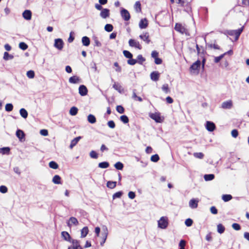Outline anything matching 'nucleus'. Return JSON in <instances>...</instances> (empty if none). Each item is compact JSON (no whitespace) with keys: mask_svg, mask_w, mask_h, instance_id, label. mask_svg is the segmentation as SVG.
I'll use <instances>...</instances> for the list:
<instances>
[{"mask_svg":"<svg viewBox=\"0 0 249 249\" xmlns=\"http://www.w3.org/2000/svg\"><path fill=\"white\" fill-rule=\"evenodd\" d=\"M158 227L161 229H165L168 226V219L166 216H162L158 221Z\"/></svg>","mask_w":249,"mask_h":249,"instance_id":"f257e3e1","label":"nucleus"},{"mask_svg":"<svg viewBox=\"0 0 249 249\" xmlns=\"http://www.w3.org/2000/svg\"><path fill=\"white\" fill-rule=\"evenodd\" d=\"M244 26L235 30H229L227 31V34L230 36H235V40H237L240 35L243 32Z\"/></svg>","mask_w":249,"mask_h":249,"instance_id":"f03ea898","label":"nucleus"},{"mask_svg":"<svg viewBox=\"0 0 249 249\" xmlns=\"http://www.w3.org/2000/svg\"><path fill=\"white\" fill-rule=\"evenodd\" d=\"M149 117L154 120L156 123H162L164 120V118L160 116V114L159 112L154 113H150Z\"/></svg>","mask_w":249,"mask_h":249,"instance_id":"7ed1b4c3","label":"nucleus"},{"mask_svg":"<svg viewBox=\"0 0 249 249\" xmlns=\"http://www.w3.org/2000/svg\"><path fill=\"white\" fill-rule=\"evenodd\" d=\"M175 29L178 32L183 34H187L188 31L186 28L180 23H176L175 26Z\"/></svg>","mask_w":249,"mask_h":249,"instance_id":"20e7f679","label":"nucleus"},{"mask_svg":"<svg viewBox=\"0 0 249 249\" xmlns=\"http://www.w3.org/2000/svg\"><path fill=\"white\" fill-rule=\"evenodd\" d=\"M120 14L122 18L124 20L128 21L130 19V15L126 9L124 8H122L120 11Z\"/></svg>","mask_w":249,"mask_h":249,"instance_id":"39448f33","label":"nucleus"},{"mask_svg":"<svg viewBox=\"0 0 249 249\" xmlns=\"http://www.w3.org/2000/svg\"><path fill=\"white\" fill-rule=\"evenodd\" d=\"M54 46L59 50H62L64 46V42L61 38H57L54 40Z\"/></svg>","mask_w":249,"mask_h":249,"instance_id":"423d86ee","label":"nucleus"},{"mask_svg":"<svg viewBox=\"0 0 249 249\" xmlns=\"http://www.w3.org/2000/svg\"><path fill=\"white\" fill-rule=\"evenodd\" d=\"M128 43L130 46L132 47L136 48L139 50H141L142 47L139 42L136 41L134 39H130L128 41Z\"/></svg>","mask_w":249,"mask_h":249,"instance_id":"0eeeda50","label":"nucleus"},{"mask_svg":"<svg viewBox=\"0 0 249 249\" xmlns=\"http://www.w3.org/2000/svg\"><path fill=\"white\" fill-rule=\"evenodd\" d=\"M78 91L79 94L82 96H84L87 95L88 92V89L84 85H82L79 86Z\"/></svg>","mask_w":249,"mask_h":249,"instance_id":"6e6552de","label":"nucleus"},{"mask_svg":"<svg viewBox=\"0 0 249 249\" xmlns=\"http://www.w3.org/2000/svg\"><path fill=\"white\" fill-rule=\"evenodd\" d=\"M201 65V62L198 60L195 63H194L190 67V70L191 71H196L198 70ZM195 72V71H194Z\"/></svg>","mask_w":249,"mask_h":249,"instance_id":"1a4fd4ad","label":"nucleus"},{"mask_svg":"<svg viewBox=\"0 0 249 249\" xmlns=\"http://www.w3.org/2000/svg\"><path fill=\"white\" fill-rule=\"evenodd\" d=\"M206 128L209 131L213 132L215 129V125L213 122L207 121Z\"/></svg>","mask_w":249,"mask_h":249,"instance_id":"9d476101","label":"nucleus"},{"mask_svg":"<svg viewBox=\"0 0 249 249\" xmlns=\"http://www.w3.org/2000/svg\"><path fill=\"white\" fill-rule=\"evenodd\" d=\"M79 224L78 221L77 219L74 217H71L69 219L68 222H67V225L69 227H71L72 225H74L75 226L78 225Z\"/></svg>","mask_w":249,"mask_h":249,"instance_id":"9b49d317","label":"nucleus"},{"mask_svg":"<svg viewBox=\"0 0 249 249\" xmlns=\"http://www.w3.org/2000/svg\"><path fill=\"white\" fill-rule=\"evenodd\" d=\"M16 136L20 142H22L25 140V134L22 130L18 129L16 131Z\"/></svg>","mask_w":249,"mask_h":249,"instance_id":"f8f14e48","label":"nucleus"},{"mask_svg":"<svg viewBox=\"0 0 249 249\" xmlns=\"http://www.w3.org/2000/svg\"><path fill=\"white\" fill-rule=\"evenodd\" d=\"M109 10L107 8H104L101 11L100 16L103 18H106L109 17Z\"/></svg>","mask_w":249,"mask_h":249,"instance_id":"ddd939ff","label":"nucleus"},{"mask_svg":"<svg viewBox=\"0 0 249 249\" xmlns=\"http://www.w3.org/2000/svg\"><path fill=\"white\" fill-rule=\"evenodd\" d=\"M160 74L157 71H154L151 73L150 78L153 81H157L159 80Z\"/></svg>","mask_w":249,"mask_h":249,"instance_id":"4468645a","label":"nucleus"},{"mask_svg":"<svg viewBox=\"0 0 249 249\" xmlns=\"http://www.w3.org/2000/svg\"><path fill=\"white\" fill-rule=\"evenodd\" d=\"M103 230L104 231V233H102L103 235V239L102 242H101L100 244L101 246H103L104 244L105 243L107 236V227L104 226L103 228Z\"/></svg>","mask_w":249,"mask_h":249,"instance_id":"2eb2a0df","label":"nucleus"},{"mask_svg":"<svg viewBox=\"0 0 249 249\" xmlns=\"http://www.w3.org/2000/svg\"><path fill=\"white\" fill-rule=\"evenodd\" d=\"M22 16L26 20H30L32 18V12L29 10H26L23 12Z\"/></svg>","mask_w":249,"mask_h":249,"instance_id":"dca6fc26","label":"nucleus"},{"mask_svg":"<svg viewBox=\"0 0 249 249\" xmlns=\"http://www.w3.org/2000/svg\"><path fill=\"white\" fill-rule=\"evenodd\" d=\"M232 107V102L231 100L224 102L222 104V107L224 109H230Z\"/></svg>","mask_w":249,"mask_h":249,"instance_id":"f3484780","label":"nucleus"},{"mask_svg":"<svg viewBox=\"0 0 249 249\" xmlns=\"http://www.w3.org/2000/svg\"><path fill=\"white\" fill-rule=\"evenodd\" d=\"M198 200L194 198L192 199L189 201V206L192 209H196L198 206Z\"/></svg>","mask_w":249,"mask_h":249,"instance_id":"a211bd4d","label":"nucleus"},{"mask_svg":"<svg viewBox=\"0 0 249 249\" xmlns=\"http://www.w3.org/2000/svg\"><path fill=\"white\" fill-rule=\"evenodd\" d=\"M69 82L71 84H77L81 82V79L77 76L74 75L69 78Z\"/></svg>","mask_w":249,"mask_h":249,"instance_id":"6ab92c4d","label":"nucleus"},{"mask_svg":"<svg viewBox=\"0 0 249 249\" xmlns=\"http://www.w3.org/2000/svg\"><path fill=\"white\" fill-rule=\"evenodd\" d=\"M61 236L64 239V240L70 242L71 241V240L72 239L69 233L65 231L61 232Z\"/></svg>","mask_w":249,"mask_h":249,"instance_id":"aec40b11","label":"nucleus"},{"mask_svg":"<svg viewBox=\"0 0 249 249\" xmlns=\"http://www.w3.org/2000/svg\"><path fill=\"white\" fill-rule=\"evenodd\" d=\"M140 38L145 41L147 44H149L150 42L148 33H145L143 35L139 36Z\"/></svg>","mask_w":249,"mask_h":249,"instance_id":"412c9836","label":"nucleus"},{"mask_svg":"<svg viewBox=\"0 0 249 249\" xmlns=\"http://www.w3.org/2000/svg\"><path fill=\"white\" fill-rule=\"evenodd\" d=\"M148 26V21L146 18L142 19L139 22V27L141 29H145Z\"/></svg>","mask_w":249,"mask_h":249,"instance_id":"4be33fe9","label":"nucleus"},{"mask_svg":"<svg viewBox=\"0 0 249 249\" xmlns=\"http://www.w3.org/2000/svg\"><path fill=\"white\" fill-rule=\"evenodd\" d=\"M81 138L82 137L81 136H78L73 139L71 142L70 148L72 149L74 146L76 145V144L78 143L79 140L81 139Z\"/></svg>","mask_w":249,"mask_h":249,"instance_id":"5701e85b","label":"nucleus"},{"mask_svg":"<svg viewBox=\"0 0 249 249\" xmlns=\"http://www.w3.org/2000/svg\"><path fill=\"white\" fill-rule=\"evenodd\" d=\"M132 98L135 101H138L139 102H142V99L141 97L138 96L137 95L136 89H134L133 90Z\"/></svg>","mask_w":249,"mask_h":249,"instance_id":"b1692460","label":"nucleus"},{"mask_svg":"<svg viewBox=\"0 0 249 249\" xmlns=\"http://www.w3.org/2000/svg\"><path fill=\"white\" fill-rule=\"evenodd\" d=\"M89 232V229L88 227H84L81 230V238H84L85 237Z\"/></svg>","mask_w":249,"mask_h":249,"instance_id":"393cba45","label":"nucleus"},{"mask_svg":"<svg viewBox=\"0 0 249 249\" xmlns=\"http://www.w3.org/2000/svg\"><path fill=\"white\" fill-rule=\"evenodd\" d=\"M113 88L120 93H122L124 90L123 87L119 83H115L113 85Z\"/></svg>","mask_w":249,"mask_h":249,"instance_id":"a878e982","label":"nucleus"},{"mask_svg":"<svg viewBox=\"0 0 249 249\" xmlns=\"http://www.w3.org/2000/svg\"><path fill=\"white\" fill-rule=\"evenodd\" d=\"M52 181L55 184H61L60 177L59 175H55L53 178Z\"/></svg>","mask_w":249,"mask_h":249,"instance_id":"bb28decb","label":"nucleus"},{"mask_svg":"<svg viewBox=\"0 0 249 249\" xmlns=\"http://www.w3.org/2000/svg\"><path fill=\"white\" fill-rule=\"evenodd\" d=\"M82 42L84 46H88L90 44V39L86 36H84L82 38Z\"/></svg>","mask_w":249,"mask_h":249,"instance_id":"cd10ccee","label":"nucleus"},{"mask_svg":"<svg viewBox=\"0 0 249 249\" xmlns=\"http://www.w3.org/2000/svg\"><path fill=\"white\" fill-rule=\"evenodd\" d=\"M19 113L21 116L23 117L24 119H26L28 117V112L27 110L23 108H21L19 110Z\"/></svg>","mask_w":249,"mask_h":249,"instance_id":"c85d7f7f","label":"nucleus"},{"mask_svg":"<svg viewBox=\"0 0 249 249\" xmlns=\"http://www.w3.org/2000/svg\"><path fill=\"white\" fill-rule=\"evenodd\" d=\"M88 121L90 124H94L96 122V119L93 115L89 114L88 116Z\"/></svg>","mask_w":249,"mask_h":249,"instance_id":"c756f323","label":"nucleus"},{"mask_svg":"<svg viewBox=\"0 0 249 249\" xmlns=\"http://www.w3.org/2000/svg\"><path fill=\"white\" fill-rule=\"evenodd\" d=\"M10 149L8 147H5L3 148H0V153L3 155L4 154H9L10 152Z\"/></svg>","mask_w":249,"mask_h":249,"instance_id":"7c9ffc66","label":"nucleus"},{"mask_svg":"<svg viewBox=\"0 0 249 249\" xmlns=\"http://www.w3.org/2000/svg\"><path fill=\"white\" fill-rule=\"evenodd\" d=\"M204 178L205 181H211L214 178V174H206L204 176Z\"/></svg>","mask_w":249,"mask_h":249,"instance_id":"2f4dec72","label":"nucleus"},{"mask_svg":"<svg viewBox=\"0 0 249 249\" xmlns=\"http://www.w3.org/2000/svg\"><path fill=\"white\" fill-rule=\"evenodd\" d=\"M78 108L75 107H72L70 110V114L72 116H75L77 114Z\"/></svg>","mask_w":249,"mask_h":249,"instance_id":"473e14b6","label":"nucleus"},{"mask_svg":"<svg viewBox=\"0 0 249 249\" xmlns=\"http://www.w3.org/2000/svg\"><path fill=\"white\" fill-rule=\"evenodd\" d=\"M107 186L108 188L110 189L114 188L116 186V181H108L107 183Z\"/></svg>","mask_w":249,"mask_h":249,"instance_id":"72a5a7b5","label":"nucleus"},{"mask_svg":"<svg viewBox=\"0 0 249 249\" xmlns=\"http://www.w3.org/2000/svg\"><path fill=\"white\" fill-rule=\"evenodd\" d=\"M232 196L231 195H223L222 196L223 200L225 202H228L231 200Z\"/></svg>","mask_w":249,"mask_h":249,"instance_id":"f704fd0d","label":"nucleus"},{"mask_svg":"<svg viewBox=\"0 0 249 249\" xmlns=\"http://www.w3.org/2000/svg\"><path fill=\"white\" fill-rule=\"evenodd\" d=\"M109 164L108 162L104 161L99 163L98 167L101 168H107L108 167Z\"/></svg>","mask_w":249,"mask_h":249,"instance_id":"c9c22d12","label":"nucleus"},{"mask_svg":"<svg viewBox=\"0 0 249 249\" xmlns=\"http://www.w3.org/2000/svg\"><path fill=\"white\" fill-rule=\"evenodd\" d=\"M49 165L50 168L53 169H56L58 168V164L54 161H52L50 162L49 163Z\"/></svg>","mask_w":249,"mask_h":249,"instance_id":"e433bc0d","label":"nucleus"},{"mask_svg":"<svg viewBox=\"0 0 249 249\" xmlns=\"http://www.w3.org/2000/svg\"><path fill=\"white\" fill-rule=\"evenodd\" d=\"M217 227V231L218 233L221 234L224 232L225 228L221 224H219Z\"/></svg>","mask_w":249,"mask_h":249,"instance_id":"4c0bfd02","label":"nucleus"},{"mask_svg":"<svg viewBox=\"0 0 249 249\" xmlns=\"http://www.w3.org/2000/svg\"><path fill=\"white\" fill-rule=\"evenodd\" d=\"M14 58L13 55L9 54L7 52H4L3 55V59L5 60H8L9 59H12Z\"/></svg>","mask_w":249,"mask_h":249,"instance_id":"58836bf2","label":"nucleus"},{"mask_svg":"<svg viewBox=\"0 0 249 249\" xmlns=\"http://www.w3.org/2000/svg\"><path fill=\"white\" fill-rule=\"evenodd\" d=\"M124 56L129 59H131L133 57L132 54L128 51L124 50L123 51Z\"/></svg>","mask_w":249,"mask_h":249,"instance_id":"ea45409f","label":"nucleus"},{"mask_svg":"<svg viewBox=\"0 0 249 249\" xmlns=\"http://www.w3.org/2000/svg\"><path fill=\"white\" fill-rule=\"evenodd\" d=\"M137 63L140 64H142L143 62L145 61V59L141 54H139L137 56Z\"/></svg>","mask_w":249,"mask_h":249,"instance_id":"a19ab883","label":"nucleus"},{"mask_svg":"<svg viewBox=\"0 0 249 249\" xmlns=\"http://www.w3.org/2000/svg\"><path fill=\"white\" fill-rule=\"evenodd\" d=\"M114 167L118 170H122L124 167V164L122 162L118 161L114 164Z\"/></svg>","mask_w":249,"mask_h":249,"instance_id":"79ce46f5","label":"nucleus"},{"mask_svg":"<svg viewBox=\"0 0 249 249\" xmlns=\"http://www.w3.org/2000/svg\"><path fill=\"white\" fill-rule=\"evenodd\" d=\"M113 27L110 24H107L105 26V30L108 32H110L113 30Z\"/></svg>","mask_w":249,"mask_h":249,"instance_id":"37998d69","label":"nucleus"},{"mask_svg":"<svg viewBox=\"0 0 249 249\" xmlns=\"http://www.w3.org/2000/svg\"><path fill=\"white\" fill-rule=\"evenodd\" d=\"M70 242H71L72 244L73 247H71L73 249H74V248H75V247H77L78 246L80 245L79 241L77 240H75V239H72Z\"/></svg>","mask_w":249,"mask_h":249,"instance_id":"c03bdc74","label":"nucleus"},{"mask_svg":"<svg viewBox=\"0 0 249 249\" xmlns=\"http://www.w3.org/2000/svg\"><path fill=\"white\" fill-rule=\"evenodd\" d=\"M120 120L124 124H127L129 122V119L128 117L125 115H122L120 117Z\"/></svg>","mask_w":249,"mask_h":249,"instance_id":"a18cd8bd","label":"nucleus"},{"mask_svg":"<svg viewBox=\"0 0 249 249\" xmlns=\"http://www.w3.org/2000/svg\"><path fill=\"white\" fill-rule=\"evenodd\" d=\"M135 8L137 12L141 11V4L140 1H137L135 4Z\"/></svg>","mask_w":249,"mask_h":249,"instance_id":"49530a36","label":"nucleus"},{"mask_svg":"<svg viewBox=\"0 0 249 249\" xmlns=\"http://www.w3.org/2000/svg\"><path fill=\"white\" fill-rule=\"evenodd\" d=\"M13 109V106L12 104L8 103L5 106V110L8 112L11 111Z\"/></svg>","mask_w":249,"mask_h":249,"instance_id":"de8ad7c7","label":"nucleus"},{"mask_svg":"<svg viewBox=\"0 0 249 249\" xmlns=\"http://www.w3.org/2000/svg\"><path fill=\"white\" fill-rule=\"evenodd\" d=\"M19 47L21 50L24 51L28 48V45L24 42H20L19 44Z\"/></svg>","mask_w":249,"mask_h":249,"instance_id":"09e8293b","label":"nucleus"},{"mask_svg":"<svg viewBox=\"0 0 249 249\" xmlns=\"http://www.w3.org/2000/svg\"><path fill=\"white\" fill-rule=\"evenodd\" d=\"M27 76L29 78H33L35 77V72L33 71L30 70L27 72Z\"/></svg>","mask_w":249,"mask_h":249,"instance_id":"8fccbe9b","label":"nucleus"},{"mask_svg":"<svg viewBox=\"0 0 249 249\" xmlns=\"http://www.w3.org/2000/svg\"><path fill=\"white\" fill-rule=\"evenodd\" d=\"M116 110L119 113L122 114L124 113V109L122 106H117L116 107Z\"/></svg>","mask_w":249,"mask_h":249,"instance_id":"3c124183","label":"nucleus"},{"mask_svg":"<svg viewBox=\"0 0 249 249\" xmlns=\"http://www.w3.org/2000/svg\"><path fill=\"white\" fill-rule=\"evenodd\" d=\"M162 89L166 93H168L170 92V90L168 88V85L167 84H164L162 86Z\"/></svg>","mask_w":249,"mask_h":249,"instance_id":"603ef678","label":"nucleus"},{"mask_svg":"<svg viewBox=\"0 0 249 249\" xmlns=\"http://www.w3.org/2000/svg\"><path fill=\"white\" fill-rule=\"evenodd\" d=\"M160 159L158 154H155L151 156V160L153 162H157Z\"/></svg>","mask_w":249,"mask_h":249,"instance_id":"864d4df0","label":"nucleus"},{"mask_svg":"<svg viewBox=\"0 0 249 249\" xmlns=\"http://www.w3.org/2000/svg\"><path fill=\"white\" fill-rule=\"evenodd\" d=\"M194 156L195 157L200 159H202L204 157V154L201 152L194 153Z\"/></svg>","mask_w":249,"mask_h":249,"instance_id":"5fc2aeb1","label":"nucleus"},{"mask_svg":"<svg viewBox=\"0 0 249 249\" xmlns=\"http://www.w3.org/2000/svg\"><path fill=\"white\" fill-rule=\"evenodd\" d=\"M89 156L91 158H93V159H97L98 158V154H97V153L94 151V150H92L90 153H89Z\"/></svg>","mask_w":249,"mask_h":249,"instance_id":"6e6d98bb","label":"nucleus"},{"mask_svg":"<svg viewBox=\"0 0 249 249\" xmlns=\"http://www.w3.org/2000/svg\"><path fill=\"white\" fill-rule=\"evenodd\" d=\"M122 195L123 192L122 191L117 192L113 195V198L115 199L116 198H120L121 197Z\"/></svg>","mask_w":249,"mask_h":249,"instance_id":"4d7b16f0","label":"nucleus"},{"mask_svg":"<svg viewBox=\"0 0 249 249\" xmlns=\"http://www.w3.org/2000/svg\"><path fill=\"white\" fill-rule=\"evenodd\" d=\"M232 228L236 230V231H239L241 229V226L238 223H233L231 225Z\"/></svg>","mask_w":249,"mask_h":249,"instance_id":"13d9d810","label":"nucleus"},{"mask_svg":"<svg viewBox=\"0 0 249 249\" xmlns=\"http://www.w3.org/2000/svg\"><path fill=\"white\" fill-rule=\"evenodd\" d=\"M186 242L184 240H181L179 243V249H185Z\"/></svg>","mask_w":249,"mask_h":249,"instance_id":"bf43d9fd","label":"nucleus"},{"mask_svg":"<svg viewBox=\"0 0 249 249\" xmlns=\"http://www.w3.org/2000/svg\"><path fill=\"white\" fill-rule=\"evenodd\" d=\"M193 223V220L190 218L187 219L185 221V224L187 227H190L192 225Z\"/></svg>","mask_w":249,"mask_h":249,"instance_id":"052dcab7","label":"nucleus"},{"mask_svg":"<svg viewBox=\"0 0 249 249\" xmlns=\"http://www.w3.org/2000/svg\"><path fill=\"white\" fill-rule=\"evenodd\" d=\"M93 40L95 43V45L97 47H101L102 46V44L101 42L98 40V38L96 36H94L93 37Z\"/></svg>","mask_w":249,"mask_h":249,"instance_id":"680f3d73","label":"nucleus"},{"mask_svg":"<svg viewBox=\"0 0 249 249\" xmlns=\"http://www.w3.org/2000/svg\"><path fill=\"white\" fill-rule=\"evenodd\" d=\"M8 191L7 188L4 185H1L0 186V192L3 194L7 193Z\"/></svg>","mask_w":249,"mask_h":249,"instance_id":"e2e57ef3","label":"nucleus"},{"mask_svg":"<svg viewBox=\"0 0 249 249\" xmlns=\"http://www.w3.org/2000/svg\"><path fill=\"white\" fill-rule=\"evenodd\" d=\"M137 63V61L136 59H134L132 58L129 59L127 60V63L130 65H134Z\"/></svg>","mask_w":249,"mask_h":249,"instance_id":"0e129e2a","label":"nucleus"},{"mask_svg":"<svg viewBox=\"0 0 249 249\" xmlns=\"http://www.w3.org/2000/svg\"><path fill=\"white\" fill-rule=\"evenodd\" d=\"M208 47L211 49L213 48L214 49H218V50H219L220 49V47L218 45H217V44H208Z\"/></svg>","mask_w":249,"mask_h":249,"instance_id":"69168bd1","label":"nucleus"},{"mask_svg":"<svg viewBox=\"0 0 249 249\" xmlns=\"http://www.w3.org/2000/svg\"><path fill=\"white\" fill-rule=\"evenodd\" d=\"M224 57V55H220L219 56L215 57L214 61L215 63H218Z\"/></svg>","mask_w":249,"mask_h":249,"instance_id":"338daca9","label":"nucleus"},{"mask_svg":"<svg viewBox=\"0 0 249 249\" xmlns=\"http://www.w3.org/2000/svg\"><path fill=\"white\" fill-rule=\"evenodd\" d=\"M108 126L111 128H114L115 127V124L113 121H109L107 122Z\"/></svg>","mask_w":249,"mask_h":249,"instance_id":"774afa93","label":"nucleus"}]
</instances>
